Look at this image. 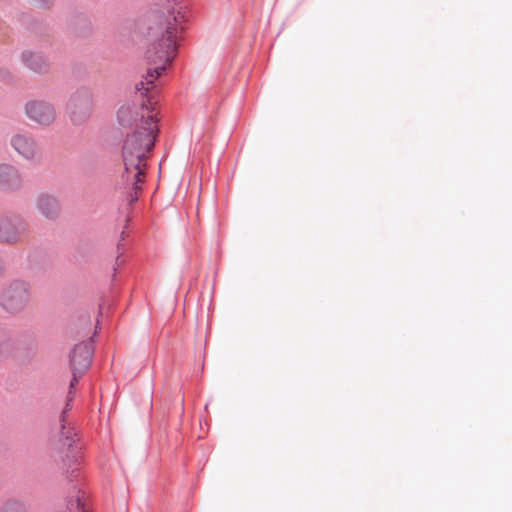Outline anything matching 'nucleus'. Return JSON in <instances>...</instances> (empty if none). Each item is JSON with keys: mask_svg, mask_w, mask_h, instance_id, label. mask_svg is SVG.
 <instances>
[{"mask_svg": "<svg viewBox=\"0 0 512 512\" xmlns=\"http://www.w3.org/2000/svg\"><path fill=\"white\" fill-rule=\"evenodd\" d=\"M184 18L182 13L174 11L154 17L153 25L149 27L150 45L146 52L152 67L136 84L140 99L137 104L122 105L117 113L121 125L133 127L122 147L124 171L121 176L122 183L131 190V202L138 199V191L146 178L147 160L158 133L157 102L151 91L154 81L175 56L176 39Z\"/></svg>", "mask_w": 512, "mask_h": 512, "instance_id": "obj_1", "label": "nucleus"}, {"mask_svg": "<svg viewBox=\"0 0 512 512\" xmlns=\"http://www.w3.org/2000/svg\"><path fill=\"white\" fill-rule=\"evenodd\" d=\"M30 301V286L24 281H14L4 289L0 297L2 307L10 313L22 311L29 305Z\"/></svg>", "mask_w": 512, "mask_h": 512, "instance_id": "obj_2", "label": "nucleus"}, {"mask_svg": "<svg viewBox=\"0 0 512 512\" xmlns=\"http://www.w3.org/2000/svg\"><path fill=\"white\" fill-rule=\"evenodd\" d=\"M93 355V347L89 342L80 343L72 351L70 364L73 372V378L70 382L69 396L71 389L78 383L79 378L89 368Z\"/></svg>", "mask_w": 512, "mask_h": 512, "instance_id": "obj_3", "label": "nucleus"}, {"mask_svg": "<svg viewBox=\"0 0 512 512\" xmlns=\"http://www.w3.org/2000/svg\"><path fill=\"white\" fill-rule=\"evenodd\" d=\"M27 117L42 126L52 124L56 119V110L54 106L43 100H32L25 105Z\"/></svg>", "mask_w": 512, "mask_h": 512, "instance_id": "obj_4", "label": "nucleus"}, {"mask_svg": "<svg viewBox=\"0 0 512 512\" xmlns=\"http://www.w3.org/2000/svg\"><path fill=\"white\" fill-rule=\"evenodd\" d=\"M92 107V96L86 90L75 92L68 103L71 119L76 123L86 120L92 112Z\"/></svg>", "mask_w": 512, "mask_h": 512, "instance_id": "obj_5", "label": "nucleus"}, {"mask_svg": "<svg viewBox=\"0 0 512 512\" xmlns=\"http://www.w3.org/2000/svg\"><path fill=\"white\" fill-rule=\"evenodd\" d=\"M25 230V224L20 219L0 216V241L16 242Z\"/></svg>", "mask_w": 512, "mask_h": 512, "instance_id": "obj_6", "label": "nucleus"}, {"mask_svg": "<svg viewBox=\"0 0 512 512\" xmlns=\"http://www.w3.org/2000/svg\"><path fill=\"white\" fill-rule=\"evenodd\" d=\"M11 145L19 155L27 160H35L40 156V149L36 141L29 135H14L11 138Z\"/></svg>", "mask_w": 512, "mask_h": 512, "instance_id": "obj_7", "label": "nucleus"}, {"mask_svg": "<svg viewBox=\"0 0 512 512\" xmlns=\"http://www.w3.org/2000/svg\"><path fill=\"white\" fill-rule=\"evenodd\" d=\"M21 183V175L14 166L6 163L0 164V186L3 189H17Z\"/></svg>", "mask_w": 512, "mask_h": 512, "instance_id": "obj_8", "label": "nucleus"}, {"mask_svg": "<svg viewBox=\"0 0 512 512\" xmlns=\"http://www.w3.org/2000/svg\"><path fill=\"white\" fill-rule=\"evenodd\" d=\"M38 211L47 219H54L59 215L60 205L57 199L48 194H41L36 203Z\"/></svg>", "mask_w": 512, "mask_h": 512, "instance_id": "obj_9", "label": "nucleus"}, {"mask_svg": "<svg viewBox=\"0 0 512 512\" xmlns=\"http://www.w3.org/2000/svg\"><path fill=\"white\" fill-rule=\"evenodd\" d=\"M22 60L35 72H44L49 66L47 59L39 53L26 51L22 54Z\"/></svg>", "mask_w": 512, "mask_h": 512, "instance_id": "obj_10", "label": "nucleus"}, {"mask_svg": "<svg viewBox=\"0 0 512 512\" xmlns=\"http://www.w3.org/2000/svg\"><path fill=\"white\" fill-rule=\"evenodd\" d=\"M0 512H28V507L21 501L9 500L0 507Z\"/></svg>", "mask_w": 512, "mask_h": 512, "instance_id": "obj_11", "label": "nucleus"}, {"mask_svg": "<svg viewBox=\"0 0 512 512\" xmlns=\"http://www.w3.org/2000/svg\"><path fill=\"white\" fill-rule=\"evenodd\" d=\"M15 343L12 339L1 337L0 338V357H7L14 355Z\"/></svg>", "mask_w": 512, "mask_h": 512, "instance_id": "obj_12", "label": "nucleus"}, {"mask_svg": "<svg viewBox=\"0 0 512 512\" xmlns=\"http://www.w3.org/2000/svg\"><path fill=\"white\" fill-rule=\"evenodd\" d=\"M62 446H63V448H68V449H70L72 447V441L70 440L68 435L65 436V439L62 442Z\"/></svg>", "mask_w": 512, "mask_h": 512, "instance_id": "obj_13", "label": "nucleus"}]
</instances>
